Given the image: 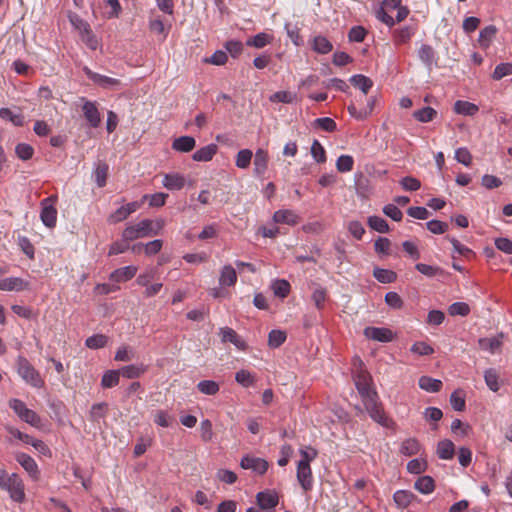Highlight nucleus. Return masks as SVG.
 I'll return each instance as SVG.
<instances>
[{
	"mask_svg": "<svg viewBox=\"0 0 512 512\" xmlns=\"http://www.w3.org/2000/svg\"><path fill=\"white\" fill-rule=\"evenodd\" d=\"M253 153L250 149H242L236 155L235 164L240 169H246L250 166Z\"/></svg>",
	"mask_w": 512,
	"mask_h": 512,
	"instance_id": "39",
	"label": "nucleus"
},
{
	"mask_svg": "<svg viewBox=\"0 0 512 512\" xmlns=\"http://www.w3.org/2000/svg\"><path fill=\"white\" fill-rule=\"evenodd\" d=\"M327 298V290L323 287L316 288L312 293V300L317 309L321 310Z\"/></svg>",
	"mask_w": 512,
	"mask_h": 512,
	"instance_id": "56",
	"label": "nucleus"
},
{
	"mask_svg": "<svg viewBox=\"0 0 512 512\" xmlns=\"http://www.w3.org/2000/svg\"><path fill=\"white\" fill-rule=\"evenodd\" d=\"M15 153L23 161L30 160L34 155V148L27 143H19L15 147Z\"/></svg>",
	"mask_w": 512,
	"mask_h": 512,
	"instance_id": "43",
	"label": "nucleus"
},
{
	"mask_svg": "<svg viewBox=\"0 0 512 512\" xmlns=\"http://www.w3.org/2000/svg\"><path fill=\"white\" fill-rule=\"evenodd\" d=\"M364 335L368 339L382 343L391 342L394 339L393 332L384 327H366L364 329Z\"/></svg>",
	"mask_w": 512,
	"mask_h": 512,
	"instance_id": "11",
	"label": "nucleus"
},
{
	"mask_svg": "<svg viewBox=\"0 0 512 512\" xmlns=\"http://www.w3.org/2000/svg\"><path fill=\"white\" fill-rule=\"evenodd\" d=\"M240 466L246 470H252L260 475L264 474L268 469V462L259 457L246 455L241 459Z\"/></svg>",
	"mask_w": 512,
	"mask_h": 512,
	"instance_id": "10",
	"label": "nucleus"
},
{
	"mask_svg": "<svg viewBox=\"0 0 512 512\" xmlns=\"http://www.w3.org/2000/svg\"><path fill=\"white\" fill-rule=\"evenodd\" d=\"M375 101H376V99L374 97H370L367 100L366 106L361 107V108H358L354 103H351L347 108L348 112L354 118H356L358 120H363V119L367 118L372 113L374 106H375Z\"/></svg>",
	"mask_w": 512,
	"mask_h": 512,
	"instance_id": "15",
	"label": "nucleus"
},
{
	"mask_svg": "<svg viewBox=\"0 0 512 512\" xmlns=\"http://www.w3.org/2000/svg\"><path fill=\"white\" fill-rule=\"evenodd\" d=\"M419 387L427 392H439L443 386L442 381L429 376H421L418 381Z\"/></svg>",
	"mask_w": 512,
	"mask_h": 512,
	"instance_id": "26",
	"label": "nucleus"
},
{
	"mask_svg": "<svg viewBox=\"0 0 512 512\" xmlns=\"http://www.w3.org/2000/svg\"><path fill=\"white\" fill-rule=\"evenodd\" d=\"M86 76L95 84L99 85L104 89H114L120 86V80L99 73L93 72L88 67H84Z\"/></svg>",
	"mask_w": 512,
	"mask_h": 512,
	"instance_id": "9",
	"label": "nucleus"
},
{
	"mask_svg": "<svg viewBox=\"0 0 512 512\" xmlns=\"http://www.w3.org/2000/svg\"><path fill=\"white\" fill-rule=\"evenodd\" d=\"M237 383L244 387H250L254 384V378L248 370H239L235 375Z\"/></svg>",
	"mask_w": 512,
	"mask_h": 512,
	"instance_id": "58",
	"label": "nucleus"
},
{
	"mask_svg": "<svg viewBox=\"0 0 512 512\" xmlns=\"http://www.w3.org/2000/svg\"><path fill=\"white\" fill-rule=\"evenodd\" d=\"M313 49L318 52V53H321V54H327L329 53L331 50H332V44L331 42L319 35V36H316L314 39H313Z\"/></svg>",
	"mask_w": 512,
	"mask_h": 512,
	"instance_id": "38",
	"label": "nucleus"
},
{
	"mask_svg": "<svg viewBox=\"0 0 512 512\" xmlns=\"http://www.w3.org/2000/svg\"><path fill=\"white\" fill-rule=\"evenodd\" d=\"M258 505L265 510L274 508L278 504V495L272 491L259 492L256 496Z\"/></svg>",
	"mask_w": 512,
	"mask_h": 512,
	"instance_id": "20",
	"label": "nucleus"
},
{
	"mask_svg": "<svg viewBox=\"0 0 512 512\" xmlns=\"http://www.w3.org/2000/svg\"><path fill=\"white\" fill-rule=\"evenodd\" d=\"M120 374L128 379H135L145 373L146 368L143 365H128L121 368Z\"/></svg>",
	"mask_w": 512,
	"mask_h": 512,
	"instance_id": "32",
	"label": "nucleus"
},
{
	"mask_svg": "<svg viewBox=\"0 0 512 512\" xmlns=\"http://www.w3.org/2000/svg\"><path fill=\"white\" fill-rule=\"evenodd\" d=\"M286 340L285 332L281 330H272L268 336V344L272 348L281 346Z\"/></svg>",
	"mask_w": 512,
	"mask_h": 512,
	"instance_id": "50",
	"label": "nucleus"
},
{
	"mask_svg": "<svg viewBox=\"0 0 512 512\" xmlns=\"http://www.w3.org/2000/svg\"><path fill=\"white\" fill-rule=\"evenodd\" d=\"M311 155L317 163L326 162V151L318 140H314L311 146Z\"/></svg>",
	"mask_w": 512,
	"mask_h": 512,
	"instance_id": "44",
	"label": "nucleus"
},
{
	"mask_svg": "<svg viewBox=\"0 0 512 512\" xmlns=\"http://www.w3.org/2000/svg\"><path fill=\"white\" fill-rule=\"evenodd\" d=\"M138 271L137 266L129 265L125 267L118 268L114 270L110 276L109 279L113 282H126L130 279H132Z\"/></svg>",
	"mask_w": 512,
	"mask_h": 512,
	"instance_id": "18",
	"label": "nucleus"
},
{
	"mask_svg": "<svg viewBox=\"0 0 512 512\" xmlns=\"http://www.w3.org/2000/svg\"><path fill=\"white\" fill-rule=\"evenodd\" d=\"M354 382L369 416L381 426L392 428L395 423L386 415L382 404L379 402V397L376 390L373 388L372 378L369 372L360 369L354 377Z\"/></svg>",
	"mask_w": 512,
	"mask_h": 512,
	"instance_id": "1",
	"label": "nucleus"
},
{
	"mask_svg": "<svg viewBox=\"0 0 512 512\" xmlns=\"http://www.w3.org/2000/svg\"><path fill=\"white\" fill-rule=\"evenodd\" d=\"M269 155L264 149H258L254 156V175L262 177L268 168Z\"/></svg>",
	"mask_w": 512,
	"mask_h": 512,
	"instance_id": "16",
	"label": "nucleus"
},
{
	"mask_svg": "<svg viewBox=\"0 0 512 512\" xmlns=\"http://www.w3.org/2000/svg\"><path fill=\"white\" fill-rule=\"evenodd\" d=\"M119 370H108L106 371L101 379V386L105 389L113 388L118 385L120 380Z\"/></svg>",
	"mask_w": 512,
	"mask_h": 512,
	"instance_id": "31",
	"label": "nucleus"
},
{
	"mask_svg": "<svg viewBox=\"0 0 512 512\" xmlns=\"http://www.w3.org/2000/svg\"><path fill=\"white\" fill-rule=\"evenodd\" d=\"M383 213L394 221H401L403 213L395 204H387L383 207Z\"/></svg>",
	"mask_w": 512,
	"mask_h": 512,
	"instance_id": "64",
	"label": "nucleus"
},
{
	"mask_svg": "<svg viewBox=\"0 0 512 512\" xmlns=\"http://www.w3.org/2000/svg\"><path fill=\"white\" fill-rule=\"evenodd\" d=\"M155 424L167 428L171 426L173 417L164 410H157L154 415Z\"/></svg>",
	"mask_w": 512,
	"mask_h": 512,
	"instance_id": "55",
	"label": "nucleus"
},
{
	"mask_svg": "<svg viewBox=\"0 0 512 512\" xmlns=\"http://www.w3.org/2000/svg\"><path fill=\"white\" fill-rule=\"evenodd\" d=\"M165 225L164 220L144 219L134 225L127 226L122 232L124 241H133L139 238L158 235Z\"/></svg>",
	"mask_w": 512,
	"mask_h": 512,
	"instance_id": "3",
	"label": "nucleus"
},
{
	"mask_svg": "<svg viewBox=\"0 0 512 512\" xmlns=\"http://www.w3.org/2000/svg\"><path fill=\"white\" fill-rule=\"evenodd\" d=\"M451 316H467L470 313V307L465 302H455L448 308Z\"/></svg>",
	"mask_w": 512,
	"mask_h": 512,
	"instance_id": "48",
	"label": "nucleus"
},
{
	"mask_svg": "<svg viewBox=\"0 0 512 512\" xmlns=\"http://www.w3.org/2000/svg\"><path fill=\"white\" fill-rule=\"evenodd\" d=\"M276 223L294 226L300 222V217L293 210H278L273 215Z\"/></svg>",
	"mask_w": 512,
	"mask_h": 512,
	"instance_id": "19",
	"label": "nucleus"
},
{
	"mask_svg": "<svg viewBox=\"0 0 512 512\" xmlns=\"http://www.w3.org/2000/svg\"><path fill=\"white\" fill-rule=\"evenodd\" d=\"M272 38L269 34H256L254 37L247 40V45L256 48H262L271 42Z\"/></svg>",
	"mask_w": 512,
	"mask_h": 512,
	"instance_id": "57",
	"label": "nucleus"
},
{
	"mask_svg": "<svg viewBox=\"0 0 512 512\" xmlns=\"http://www.w3.org/2000/svg\"><path fill=\"white\" fill-rule=\"evenodd\" d=\"M108 176V165L106 163H99L95 169V181L98 187L102 188L106 185Z\"/></svg>",
	"mask_w": 512,
	"mask_h": 512,
	"instance_id": "47",
	"label": "nucleus"
},
{
	"mask_svg": "<svg viewBox=\"0 0 512 512\" xmlns=\"http://www.w3.org/2000/svg\"><path fill=\"white\" fill-rule=\"evenodd\" d=\"M108 342V337L103 334H95L88 337L85 341V345L90 349L103 348Z\"/></svg>",
	"mask_w": 512,
	"mask_h": 512,
	"instance_id": "42",
	"label": "nucleus"
},
{
	"mask_svg": "<svg viewBox=\"0 0 512 512\" xmlns=\"http://www.w3.org/2000/svg\"><path fill=\"white\" fill-rule=\"evenodd\" d=\"M9 407L22 421L36 428L41 426V418L39 415L35 411L29 409L22 400L16 398L10 399Z\"/></svg>",
	"mask_w": 512,
	"mask_h": 512,
	"instance_id": "5",
	"label": "nucleus"
},
{
	"mask_svg": "<svg viewBox=\"0 0 512 512\" xmlns=\"http://www.w3.org/2000/svg\"><path fill=\"white\" fill-rule=\"evenodd\" d=\"M218 151V147L216 144L206 145L192 155V159L197 162H208L213 159Z\"/></svg>",
	"mask_w": 512,
	"mask_h": 512,
	"instance_id": "23",
	"label": "nucleus"
},
{
	"mask_svg": "<svg viewBox=\"0 0 512 512\" xmlns=\"http://www.w3.org/2000/svg\"><path fill=\"white\" fill-rule=\"evenodd\" d=\"M18 375L26 384L40 389L45 385V381L35 367L23 356H19L16 361Z\"/></svg>",
	"mask_w": 512,
	"mask_h": 512,
	"instance_id": "4",
	"label": "nucleus"
},
{
	"mask_svg": "<svg viewBox=\"0 0 512 512\" xmlns=\"http://www.w3.org/2000/svg\"><path fill=\"white\" fill-rule=\"evenodd\" d=\"M3 490L9 493L10 498L17 502L23 503L25 501V487L22 479L16 473L9 475V479L6 481Z\"/></svg>",
	"mask_w": 512,
	"mask_h": 512,
	"instance_id": "6",
	"label": "nucleus"
},
{
	"mask_svg": "<svg viewBox=\"0 0 512 512\" xmlns=\"http://www.w3.org/2000/svg\"><path fill=\"white\" fill-rule=\"evenodd\" d=\"M186 184V178L184 175L173 172L166 173L163 175L162 185L170 191H178L184 188Z\"/></svg>",
	"mask_w": 512,
	"mask_h": 512,
	"instance_id": "13",
	"label": "nucleus"
},
{
	"mask_svg": "<svg viewBox=\"0 0 512 512\" xmlns=\"http://www.w3.org/2000/svg\"><path fill=\"white\" fill-rule=\"evenodd\" d=\"M498 378L499 376L495 369H488L484 373L485 383L493 392H497L500 389Z\"/></svg>",
	"mask_w": 512,
	"mask_h": 512,
	"instance_id": "41",
	"label": "nucleus"
},
{
	"mask_svg": "<svg viewBox=\"0 0 512 512\" xmlns=\"http://www.w3.org/2000/svg\"><path fill=\"white\" fill-rule=\"evenodd\" d=\"M373 276L381 283H392L397 278V274L394 271L383 268H375Z\"/></svg>",
	"mask_w": 512,
	"mask_h": 512,
	"instance_id": "34",
	"label": "nucleus"
},
{
	"mask_svg": "<svg viewBox=\"0 0 512 512\" xmlns=\"http://www.w3.org/2000/svg\"><path fill=\"white\" fill-rule=\"evenodd\" d=\"M69 21L78 32H89V25L77 14H70Z\"/></svg>",
	"mask_w": 512,
	"mask_h": 512,
	"instance_id": "63",
	"label": "nucleus"
},
{
	"mask_svg": "<svg viewBox=\"0 0 512 512\" xmlns=\"http://www.w3.org/2000/svg\"><path fill=\"white\" fill-rule=\"evenodd\" d=\"M414 488L422 494H430L435 489V481L430 476H421L416 480Z\"/></svg>",
	"mask_w": 512,
	"mask_h": 512,
	"instance_id": "28",
	"label": "nucleus"
},
{
	"mask_svg": "<svg viewBox=\"0 0 512 512\" xmlns=\"http://www.w3.org/2000/svg\"><path fill=\"white\" fill-rule=\"evenodd\" d=\"M199 392L205 395H216L219 392V384L213 380H203L197 384Z\"/></svg>",
	"mask_w": 512,
	"mask_h": 512,
	"instance_id": "36",
	"label": "nucleus"
},
{
	"mask_svg": "<svg viewBox=\"0 0 512 512\" xmlns=\"http://www.w3.org/2000/svg\"><path fill=\"white\" fill-rule=\"evenodd\" d=\"M437 115V111L432 107H424L420 110L413 112V117L422 123H427L432 121Z\"/></svg>",
	"mask_w": 512,
	"mask_h": 512,
	"instance_id": "33",
	"label": "nucleus"
},
{
	"mask_svg": "<svg viewBox=\"0 0 512 512\" xmlns=\"http://www.w3.org/2000/svg\"><path fill=\"white\" fill-rule=\"evenodd\" d=\"M354 166V159L350 155H340L336 161V168L340 173H347L352 171Z\"/></svg>",
	"mask_w": 512,
	"mask_h": 512,
	"instance_id": "40",
	"label": "nucleus"
},
{
	"mask_svg": "<svg viewBox=\"0 0 512 512\" xmlns=\"http://www.w3.org/2000/svg\"><path fill=\"white\" fill-rule=\"evenodd\" d=\"M427 469V462L424 459H412L407 463V470L411 474H421Z\"/></svg>",
	"mask_w": 512,
	"mask_h": 512,
	"instance_id": "46",
	"label": "nucleus"
},
{
	"mask_svg": "<svg viewBox=\"0 0 512 512\" xmlns=\"http://www.w3.org/2000/svg\"><path fill=\"white\" fill-rule=\"evenodd\" d=\"M427 229L433 234H443L448 230V224L440 220H430L426 223Z\"/></svg>",
	"mask_w": 512,
	"mask_h": 512,
	"instance_id": "60",
	"label": "nucleus"
},
{
	"mask_svg": "<svg viewBox=\"0 0 512 512\" xmlns=\"http://www.w3.org/2000/svg\"><path fill=\"white\" fill-rule=\"evenodd\" d=\"M0 117L10 120L15 126L24 125V117L21 114H14L9 108H1Z\"/></svg>",
	"mask_w": 512,
	"mask_h": 512,
	"instance_id": "51",
	"label": "nucleus"
},
{
	"mask_svg": "<svg viewBox=\"0 0 512 512\" xmlns=\"http://www.w3.org/2000/svg\"><path fill=\"white\" fill-rule=\"evenodd\" d=\"M17 462L29 473V475L37 480L39 477V470L35 460L25 453H17L16 454Z\"/></svg>",
	"mask_w": 512,
	"mask_h": 512,
	"instance_id": "17",
	"label": "nucleus"
},
{
	"mask_svg": "<svg viewBox=\"0 0 512 512\" xmlns=\"http://www.w3.org/2000/svg\"><path fill=\"white\" fill-rule=\"evenodd\" d=\"M479 346L482 350L489 351L491 353H495L501 346V341L496 338H481L479 340Z\"/></svg>",
	"mask_w": 512,
	"mask_h": 512,
	"instance_id": "45",
	"label": "nucleus"
},
{
	"mask_svg": "<svg viewBox=\"0 0 512 512\" xmlns=\"http://www.w3.org/2000/svg\"><path fill=\"white\" fill-rule=\"evenodd\" d=\"M219 335L221 337L222 342L224 343H232L239 350H246L247 344L246 342L237 334V332L229 327L220 328Z\"/></svg>",
	"mask_w": 512,
	"mask_h": 512,
	"instance_id": "12",
	"label": "nucleus"
},
{
	"mask_svg": "<svg viewBox=\"0 0 512 512\" xmlns=\"http://www.w3.org/2000/svg\"><path fill=\"white\" fill-rule=\"evenodd\" d=\"M213 425L209 419H204L200 424V437L204 442H209L213 438Z\"/></svg>",
	"mask_w": 512,
	"mask_h": 512,
	"instance_id": "53",
	"label": "nucleus"
},
{
	"mask_svg": "<svg viewBox=\"0 0 512 512\" xmlns=\"http://www.w3.org/2000/svg\"><path fill=\"white\" fill-rule=\"evenodd\" d=\"M391 247V241L386 237H379L374 243L376 253L388 255Z\"/></svg>",
	"mask_w": 512,
	"mask_h": 512,
	"instance_id": "59",
	"label": "nucleus"
},
{
	"mask_svg": "<svg viewBox=\"0 0 512 512\" xmlns=\"http://www.w3.org/2000/svg\"><path fill=\"white\" fill-rule=\"evenodd\" d=\"M296 100V94L288 91H277L270 96V101L275 103H293Z\"/></svg>",
	"mask_w": 512,
	"mask_h": 512,
	"instance_id": "49",
	"label": "nucleus"
},
{
	"mask_svg": "<svg viewBox=\"0 0 512 512\" xmlns=\"http://www.w3.org/2000/svg\"><path fill=\"white\" fill-rule=\"evenodd\" d=\"M108 405L104 402L92 405L89 418L92 422H98L107 415Z\"/></svg>",
	"mask_w": 512,
	"mask_h": 512,
	"instance_id": "35",
	"label": "nucleus"
},
{
	"mask_svg": "<svg viewBox=\"0 0 512 512\" xmlns=\"http://www.w3.org/2000/svg\"><path fill=\"white\" fill-rule=\"evenodd\" d=\"M82 102V112L90 127L97 128L101 124V114L96 101H90L84 97L80 98Z\"/></svg>",
	"mask_w": 512,
	"mask_h": 512,
	"instance_id": "8",
	"label": "nucleus"
},
{
	"mask_svg": "<svg viewBox=\"0 0 512 512\" xmlns=\"http://www.w3.org/2000/svg\"><path fill=\"white\" fill-rule=\"evenodd\" d=\"M368 225L379 233H388L390 230L387 221L379 216H370L368 218Z\"/></svg>",
	"mask_w": 512,
	"mask_h": 512,
	"instance_id": "37",
	"label": "nucleus"
},
{
	"mask_svg": "<svg viewBox=\"0 0 512 512\" xmlns=\"http://www.w3.org/2000/svg\"><path fill=\"white\" fill-rule=\"evenodd\" d=\"M196 146V140L192 136H181L173 140L172 149L177 152L187 153Z\"/></svg>",
	"mask_w": 512,
	"mask_h": 512,
	"instance_id": "22",
	"label": "nucleus"
},
{
	"mask_svg": "<svg viewBox=\"0 0 512 512\" xmlns=\"http://www.w3.org/2000/svg\"><path fill=\"white\" fill-rule=\"evenodd\" d=\"M290 284L284 279H280L274 282L273 291L278 297L285 298L290 292Z\"/></svg>",
	"mask_w": 512,
	"mask_h": 512,
	"instance_id": "54",
	"label": "nucleus"
},
{
	"mask_svg": "<svg viewBox=\"0 0 512 512\" xmlns=\"http://www.w3.org/2000/svg\"><path fill=\"white\" fill-rule=\"evenodd\" d=\"M415 495L408 490H397L393 495V500L398 508L408 507L414 500Z\"/></svg>",
	"mask_w": 512,
	"mask_h": 512,
	"instance_id": "27",
	"label": "nucleus"
},
{
	"mask_svg": "<svg viewBox=\"0 0 512 512\" xmlns=\"http://www.w3.org/2000/svg\"><path fill=\"white\" fill-rule=\"evenodd\" d=\"M350 83L359 89L363 96H366L370 89L373 87V81L362 74L354 75L350 78Z\"/></svg>",
	"mask_w": 512,
	"mask_h": 512,
	"instance_id": "24",
	"label": "nucleus"
},
{
	"mask_svg": "<svg viewBox=\"0 0 512 512\" xmlns=\"http://www.w3.org/2000/svg\"><path fill=\"white\" fill-rule=\"evenodd\" d=\"M375 17L383 22L384 24L387 25V27L391 28L394 23H395V20H394V17H393V13H390V12H387L386 10H384L383 8L379 7L378 9H376L375 11Z\"/></svg>",
	"mask_w": 512,
	"mask_h": 512,
	"instance_id": "61",
	"label": "nucleus"
},
{
	"mask_svg": "<svg viewBox=\"0 0 512 512\" xmlns=\"http://www.w3.org/2000/svg\"><path fill=\"white\" fill-rule=\"evenodd\" d=\"M421 445L415 438L404 440L400 446V453L405 456H414L419 453Z\"/></svg>",
	"mask_w": 512,
	"mask_h": 512,
	"instance_id": "30",
	"label": "nucleus"
},
{
	"mask_svg": "<svg viewBox=\"0 0 512 512\" xmlns=\"http://www.w3.org/2000/svg\"><path fill=\"white\" fill-rule=\"evenodd\" d=\"M237 282V273L231 265H225L220 272L219 283L221 286H234Z\"/></svg>",
	"mask_w": 512,
	"mask_h": 512,
	"instance_id": "25",
	"label": "nucleus"
},
{
	"mask_svg": "<svg viewBox=\"0 0 512 512\" xmlns=\"http://www.w3.org/2000/svg\"><path fill=\"white\" fill-rule=\"evenodd\" d=\"M29 282L19 277H8L0 280L1 291H24L29 289Z\"/></svg>",
	"mask_w": 512,
	"mask_h": 512,
	"instance_id": "14",
	"label": "nucleus"
},
{
	"mask_svg": "<svg viewBox=\"0 0 512 512\" xmlns=\"http://www.w3.org/2000/svg\"><path fill=\"white\" fill-rule=\"evenodd\" d=\"M437 456L442 460H451L455 455V445L449 439H444L438 442L436 448Z\"/></svg>",
	"mask_w": 512,
	"mask_h": 512,
	"instance_id": "21",
	"label": "nucleus"
},
{
	"mask_svg": "<svg viewBox=\"0 0 512 512\" xmlns=\"http://www.w3.org/2000/svg\"><path fill=\"white\" fill-rule=\"evenodd\" d=\"M450 404L455 411L465 409V399L460 391H454L450 396Z\"/></svg>",
	"mask_w": 512,
	"mask_h": 512,
	"instance_id": "62",
	"label": "nucleus"
},
{
	"mask_svg": "<svg viewBox=\"0 0 512 512\" xmlns=\"http://www.w3.org/2000/svg\"><path fill=\"white\" fill-rule=\"evenodd\" d=\"M509 75H512V63H500L495 67L492 78L500 80Z\"/></svg>",
	"mask_w": 512,
	"mask_h": 512,
	"instance_id": "52",
	"label": "nucleus"
},
{
	"mask_svg": "<svg viewBox=\"0 0 512 512\" xmlns=\"http://www.w3.org/2000/svg\"><path fill=\"white\" fill-rule=\"evenodd\" d=\"M56 201V195H52L41 201L40 218L43 224L48 228L55 227L57 222V209L54 206Z\"/></svg>",
	"mask_w": 512,
	"mask_h": 512,
	"instance_id": "7",
	"label": "nucleus"
},
{
	"mask_svg": "<svg viewBox=\"0 0 512 512\" xmlns=\"http://www.w3.org/2000/svg\"><path fill=\"white\" fill-rule=\"evenodd\" d=\"M479 108L474 103L458 100L454 104V112L461 115L473 116L478 112Z\"/></svg>",
	"mask_w": 512,
	"mask_h": 512,
	"instance_id": "29",
	"label": "nucleus"
},
{
	"mask_svg": "<svg viewBox=\"0 0 512 512\" xmlns=\"http://www.w3.org/2000/svg\"><path fill=\"white\" fill-rule=\"evenodd\" d=\"M301 459L297 463L296 477L299 485L308 492L312 490L314 478L310 463L316 459L318 452L312 447L302 448L299 450Z\"/></svg>",
	"mask_w": 512,
	"mask_h": 512,
	"instance_id": "2",
	"label": "nucleus"
}]
</instances>
